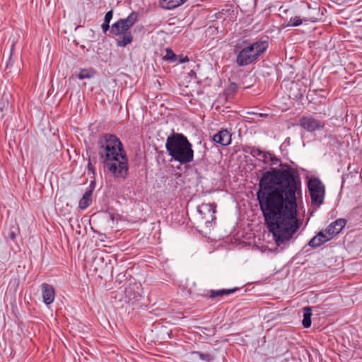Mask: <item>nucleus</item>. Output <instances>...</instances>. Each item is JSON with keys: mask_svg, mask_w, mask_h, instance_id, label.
<instances>
[{"mask_svg": "<svg viewBox=\"0 0 362 362\" xmlns=\"http://www.w3.org/2000/svg\"><path fill=\"white\" fill-rule=\"evenodd\" d=\"M112 18V11L111 10L106 13L105 18H104V22L110 23Z\"/></svg>", "mask_w": 362, "mask_h": 362, "instance_id": "obj_25", "label": "nucleus"}, {"mask_svg": "<svg viewBox=\"0 0 362 362\" xmlns=\"http://www.w3.org/2000/svg\"><path fill=\"white\" fill-rule=\"evenodd\" d=\"M101 27H102L103 31L104 33H106L110 28L109 23L103 22Z\"/></svg>", "mask_w": 362, "mask_h": 362, "instance_id": "obj_27", "label": "nucleus"}, {"mask_svg": "<svg viewBox=\"0 0 362 362\" xmlns=\"http://www.w3.org/2000/svg\"><path fill=\"white\" fill-rule=\"evenodd\" d=\"M238 89V86L235 83H232L230 84L228 90L231 92H235Z\"/></svg>", "mask_w": 362, "mask_h": 362, "instance_id": "obj_26", "label": "nucleus"}, {"mask_svg": "<svg viewBox=\"0 0 362 362\" xmlns=\"http://www.w3.org/2000/svg\"><path fill=\"white\" fill-rule=\"evenodd\" d=\"M187 0H161L160 4L165 9H173L184 4Z\"/></svg>", "mask_w": 362, "mask_h": 362, "instance_id": "obj_17", "label": "nucleus"}, {"mask_svg": "<svg viewBox=\"0 0 362 362\" xmlns=\"http://www.w3.org/2000/svg\"><path fill=\"white\" fill-rule=\"evenodd\" d=\"M14 46H15V44H14V42H12V45H11V52L13 50Z\"/></svg>", "mask_w": 362, "mask_h": 362, "instance_id": "obj_29", "label": "nucleus"}, {"mask_svg": "<svg viewBox=\"0 0 362 362\" xmlns=\"http://www.w3.org/2000/svg\"><path fill=\"white\" fill-rule=\"evenodd\" d=\"M293 170L273 168L259 180L257 199L269 230L278 246L288 244L300 226L296 192L300 189Z\"/></svg>", "mask_w": 362, "mask_h": 362, "instance_id": "obj_1", "label": "nucleus"}, {"mask_svg": "<svg viewBox=\"0 0 362 362\" xmlns=\"http://www.w3.org/2000/svg\"><path fill=\"white\" fill-rule=\"evenodd\" d=\"M299 125L307 132H315L323 129V122L314 118L312 115L303 116L298 122Z\"/></svg>", "mask_w": 362, "mask_h": 362, "instance_id": "obj_10", "label": "nucleus"}, {"mask_svg": "<svg viewBox=\"0 0 362 362\" xmlns=\"http://www.w3.org/2000/svg\"><path fill=\"white\" fill-rule=\"evenodd\" d=\"M163 59L166 61L175 62L176 60V55L170 49L166 48L165 54L163 55Z\"/></svg>", "mask_w": 362, "mask_h": 362, "instance_id": "obj_21", "label": "nucleus"}, {"mask_svg": "<svg viewBox=\"0 0 362 362\" xmlns=\"http://www.w3.org/2000/svg\"><path fill=\"white\" fill-rule=\"evenodd\" d=\"M346 221L344 218H339L335 221L330 223L325 230H322L325 234L328 237H330V240L334 236L340 233V231L344 228Z\"/></svg>", "mask_w": 362, "mask_h": 362, "instance_id": "obj_11", "label": "nucleus"}, {"mask_svg": "<svg viewBox=\"0 0 362 362\" xmlns=\"http://www.w3.org/2000/svg\"><path fill=\"white\" fill-rule=\"evenodd\" d=\"M312 204L319 207L324 202L325 188L321 180L317 177L310 178L308 183Z\"/></svg>", "mask_w": 362, "mask_h": 362, "instance_id": "obj_7", "label": "nucleus"}, {"mask_svg": "<svg viewBox=\"0 0 362 362\" xmlns=\"http://www.w3.org/2000/svg\"><path fill=\"white\" fill-rule=\"evenodd\" d=\"M8 236L9 238L11 239V240H14L15 238H16V233L14 232H11L9 234H8Z\"/></svg>", "mask_w": 362, "mask_h": 362, "instance_id": "obj_28", "label": "nucleus"}, {"mask_svg": "<svg viewBox=\"0 0 362 362\" xmlns=\"http://www.w3.org/2000/svg\"><path fill=\"white\" fill-rule=\"evenodd\" d=\"M43 303L47 305L52 304L55 298V292L52 286L43 283L41 285Z\"/></svg>", "mask_w": 362, "mask_h": 362, "instance_id": "obj_13", "label": "nucleus"}, {"mask_svg": "<svg viewBox=\"0 0 362 362\" xmlns=\"http://www.w3.org/2000/svg\"><path fill=\"white\" fill-rule=\"evenodd\" d=\"M194 354L199 356V357L202 360H203L206 362H209L212 360L211 356L209 354H202L200 352H194Z\"/></svg>", "mask_w": 362, "mask_h": 362, "instance_id": "obj_23", "label": "nucleus"}, {"mask_svg": "<svg viewBox=\"0 0 362 362\" xmlns=\"http://www.w3.org/2000/svg\"><path fill=\"white\" fill-rule=\"evenodd\" d=\"M104 166L115 177L125 179L128 175V160L125 152L103 160Z\"/></svg>", "mask_w": 362, "mask_h": 362, "instance_id": "obj_6", "label": "nucleus"}, {"mask_svg": "<svg viewBox=\"0 0 362 362\" xmlns=\"http://www.w3.org/2000/svg\"><path fill=\"white\" fill-rule=\"evenodd\" d=\"M237 291L236 288L230 289L211 290L209 296L211 298H222L224 296H229Z\"/></svg>", "mask_w": 362, "mask_h": 362, "instance_id": "obj_16", "label": "nucleus"}, {"mask_svg": "<svg viewBox=\"0 0 362 362\" xmlns=\"http://www.w3.org/2000/svg\"><path fill=\"white\" fill-rule=\"evenodd\" d=\"M213 141L223 146H228L231 143V134L227 129H222L214 135Z\"/></svg>", "mask_w": 362, "mask_h": 362, "instance_id": "obj_14", "label": "nucleus"}, {"mask_svg": "<svg viewBox=\"0 0 362 362\" xmlns=\"http://www.w3.org/2000/svg\"><path fill=\"white\" fill-rule=\"evenodd\" d=\"M96 186V182L95 180L90 181L89 187L86 192L84 193L83 196L79 201V207L81 209H86L88 208L92 203V194L93 190L95 189Z\"/></svg>", "mask_w": 362, "mask_h": 362, "instance_id": "obj_12", "label": "nucleus"}, {"mask_svg": "<svg viewBox=\"0 0 362 362\" xmlns=\"http://www.w3.org/2000/svg\"><path fill=\"white\" fill-rule=\"evenodd\" d=\"M303 21V16L302 18L295 16L290 18L288 25V26H298L302 24Z\"/></svg>", "mask_w": 362, "mask_h": 362, "instance_id": "obj_22", "label": "nucleus"}, {"mask_svg": "<svg viewBox=\"0 0 362 362\" xmlns=\"http://www.w3.org/2000/svg\"><path fill=\"white\" fill-rule=\"evenodd\" d=\"M245 152L267 165H274L279 163L278 158L272 153L262 151L258 148L247 147Z\"/></svg>", "mask_w": 362, "mask_h": 362, "instance_id": "obj_8", "label": "nucleus"}, {"mask_svg": "<svg viewBox=\"0 0 362 362\" xmlns=\"http://www.w3.org/2000/svg\"><path fill=\"white\" fill-rule=\"evenodd\" d=\"M311 316H312V310L310 307H305L303 308V325L305 328H308L311 325Z\"/></svg>", "mask_w": 362, "mask_h": 362, "instance_id": "obj_19", "label": "nucleus"}, {"mask_svg": "<svg viewBox=\"0 0 362 362\" xmlns=\"http://www.w3.org/2000/svg\"><path fill=\"white\" fill-rule=\"evenodd\" d=\"M94 75V71L92 69H81L78 75L79 79L90 78Z\"/></svg>", "mask_w": 362, "mask_h": 362, "instance_id": "obj_20", "label": "nucleus"}, {"mask_svg": "<svg viewBox=\"0 0 362 362\" xmlns=\"http://www.w3.org/2000/svg\"><path fill=\"white\" fill-rule=\"evenodd\" d=\"M98 146L99 156L103 160L125 152L120 140L115 135L111 134L101 136Z\"/></svg>", "mask_w": 362, "mask_h": 362, "instance_id": "obj_5", "label": "nucleus"}, {"mask_svg": "<svg viewBox=\"0 0 362 362\" xmlns=\"http://www.w3.org/2000/svg\"><path fill=\"white\" fill-rule=\"evenodd\" d=\"M87 168H88V175L92 174L93 176L94 177V175L95 174V170L94 165L92 164L90 159L88 163Z\"/></svg>", "mask_w": 362, "mask_h": 362, "instance_id": "obj_24", "label": "nucleus"}, {"mask_svg": "<svg viewBox=\"0 0 362 362\" xmlns=\"http://www.w3.org/2000/svg\"><path fill=\"white\" fill-rule=\"evenodd\" d=\"M308 13L306 16H303V21L316 22L318 20L320 9L318 8H310L309 5H308Z\"/></svg>", "mask_w": 362, "mask_h": 362, "instance_id": "obj_18", "label": "nucleus"}, {"mask_svg": "<svg viewBox=\"0 0 362 362\" xmlns=\"http://www.w3.org/2000/svg\"><path fill=\"white\" fill-rule=\"evenodd\" d=\"M216 205L214 203H203L197 207V211L202 216V218L205 220V224L207 227H211L212 223L216 220Z\"/></svg>", "mask_w": 362, "mask_h": 362, "instance_id": "obj_9", "label": "nucleus"}, {"mask_svg": "<svg viewBox=\"0 0 362 362\" xmlns=\"http://www.w3.org/2000/svg\"><path fill=\"white\" fill-rule=\"evenodd\" d=\"M267 41H257L243 47L236 57V64L240 66L249 65L255 61L267 50Z\"/></svg>", "mask_w": 362, "mask_h": 362, "instance_id": "obj_4", "label": "nucleus"}, {"mask_svg": "<svg viewBox=\"0 0 362 362\" xmlns=\"http://www.w3.org/2000/svg\"><path fill=\"white\" fill-rule=\"evenodd\" d=\"M165 148L172 159L180 164H187L194 160L192 145L182 134L173 133L168 136Z\"/></svg>", "mask_w": 362, "mask_h": 362, "instance_id": "obj_2", "label": "nucleus"}, {"mask_svg": "<svg viewBox=\"0 0 362 362\" xmlns=\"http://www.w3.org/2000/svg\"><path fill=\"white\" fill-rule=\"evenodd\" d=\"M137 17L136 13L132 12L127 18L119 19L112 25L110 32L118 36L116 42L118 47H124L133 41V36L129 29L136 22Z\"/></svg>", "mask_w": 362, "mask_h": 362, "instance_id": "obj_3", "label": "nucleus"}, {"mask_svg": "<svg viewBox=\"0 0 362 362\" xmlns=\"http://www.w3.org/2000/svg\"><path fill=\"white\" fill-rule=\"evenodd\" d=\"M329 240H330V237L327 238L323 231H320L309 241L308 245L311 247L315 248Z\"/></svg>", "mask_w": 362, "mask_h": 362, "instance_id": "obj_15", "label": "nucleus"}]
</instances>
